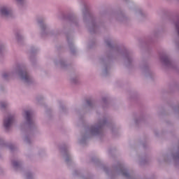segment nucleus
Segmentation results:
<instances>
[{
  "label": "nucleus",
  "mask_w": 179,
  "mask_h": 179,
  "mask_svg": "<svg viewBox=\"0 0 179 179\" xmlns=\"http://www.w3.org/2000/svg\"><path fill=\"white\" fill-rule=\"evenodd\" d=\"M6 105V104H3V103H1V106L2 108H3V107H5Z\"/></svg>",
  "instance_id": "5"
},
{
  "label": "nucleus",
  "mask_w": 179,
  "mask_h": 179,
  "mask_svg": "<svg viewBox=\"0 0 179 179\" xmlns=\"http://www.w3.org/2000/svg\"><path fill=\"white\" fill-rule=\"evenodd\" d=\"M20 76H22V79H24V80H26V82H27V80L30 79L29 74L26 71H23L22 73H21Z\"/></svg>",
  "instance_id": "2"
},
{
  "label": "nucleus",
  "mask_w": 179,
  "mask_h": 179,
  "mask_svg": "<svg viewBox=\"0 0 179 179\" xmlns=\"http://www.w3.org/2000/svg\"><path fill=\"white\" fill-rule=\"evenodd\" d=\"M30 115H31V112H30V110H26L25 116H26V120L28 122H30V121L31 120Z\"/></svg>",
  "instance_id": "4"
},
{
  "label": "nucleus",
  "mask_w": 179,
  "mask_h": 179,
  "mask_svg": "<svg viewBox=\"0 0 179 179\" xmlns=\"http://www.w3.org/2000/svg\"><path fill=\"white\" fill-rule=\"evenodd\" d=\"M13 122V116H9L7 119L4 120V128L6 129H8L10 128V125H12Z\"/></svg>",
  "instance_id": "1"
},
{
  "label": "nucleus",
  "mask_w": 179,
  "mask_h": 179,
  "mask_svg": "<svg viewBox=\"0 0 179 179\" xmlns=\"http://www.w3.org/2000/svg\"><path fill=\"white\" fill-rule=\"evenodd\" d=\"M176 29L178 30V27H176Z\"/></svg>",
  "instance_id": "8"
},
{
  "label": "nucleus",
  "mask_w": 179,
  "mask_h": 179,
  "mask_svg": "<svg viewBox=\"0 0 179 179\" xmlns=\"http://www.w3.org/2000/svg\"><path fill=\"white\" fill-rule=\"evenodd\" d=\"M123 176H125V177H127V176H128V173H123Z\"/></svg>",
  "instance_id": "6"
},
{
  "label": "nucleus",
  "mask_w": 179,
  "mask_h": 179,
  "mask_svg": "<svg viewBox=\"0 0 179 179\" xmlns=\"http://www.w3.org/2000/svg\"><path fill=\"white\" fill-rule=\"evenodd\" d=\"M1 15L8 16V15H9V13H10V11L9 10H7L6 8H2L1 9Z\"/></svg>",
  "instance_id": "3"
},
{
  "label": "nucleus",
  "mask_w": 179,
  "mask_h": 179,
  "mask_svg": "<svg viewBox=\"0 0 179 179\" xmlns=\"http://www.w3.org/2000/svg\"><path fill=\"white\" fill-rule=\"evenodd\" d=\"M18 1H20V0H18Z\"/></svg>",
  "instance_id": "9"
},
{
  "label": "nucleus",
  "mask_w": 179,
  "mask_h": 179,
  "mask_svg": "<svg viewBox=\"0 0 179 179\" xmlns=\"http://www.w3.org/2000/svg\"><path fill=\"white\" fill-rule=\"evenodd\" d=\"M14 166H17V162H14Z\"/></svg>",
  "instance_id": "7"
}]
</instances>
